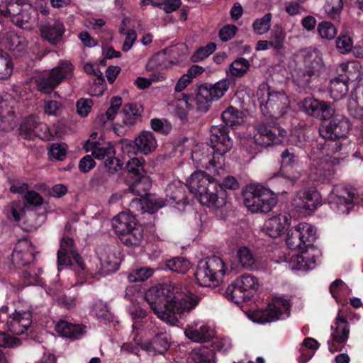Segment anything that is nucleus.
<instances>
[{
  "mask_svg": "<svg viewBox=\"0 0 363 363\" xmlns=\"http://www.w3.org/2000/svg\"><path fill=\"white\" fill-rule=\"evenodd\" d=\"M145 298L157 318L170 325H175L178 321L176 313H189L200 301L198 296L172 283L151 287Z\"/></svg>",
  "mask_w": 363,
  "mask_h": 363,
  "instance_id": "nucleus-1",
  "label": "nucleus"
},
{
  "mask_svg": "<svg viewBox=\"0 0 363 363\" xmlns=\"http://www.w3.org/2000/svg\"><path fill=\"white\" fill-rule=\"evenodd\" d=\"M189 191L200 203L209 208H221L226 203L227 192L220 186L216 179L204 172L193 173L187 180Z\"/></svg>",
  "mask_w": 363,
  "mask_h": 363,
  "instance_id": "nucleus-2",
  "label": "nucleus"
},
{
  "mask_svg": "<svg viewBox=\"0 0 363 363\" xmlns=\"http://www.w3.org/2000/svg\"><path fill=\"white\" fill-rule=\"evenodd\" d=\"M210 133V143L213 155L212 158L201 159V163L206 169L213 170L214 175H220L224 172L222 167L223 156L231 149L233 141L229 136V128L224 124L212 125Z\"/></svg>",
  "mask_w": 363,
  "mask_h": 363,
  "instance_id": "nucleus-3",
  "label": "nucleus"
},
{
  "mask_svg": "<svg viewBox=\"0 0 363 363\" xmlns=\"http://www.w3.org/2000/svg\"><path fill=\"white\" fill-rule=\"evenodd\" d=\"M38 13L28 0H6L0 4L1 18H10L16 26L31 29L38 21Z\"/></svg>",
  "mask_w": 363,
  "mask_h": 363,
  "instance_id": "nucleus-4",
  "label": "nucleus"
},
{
  "mask_svg": "<svg viewBox=\"0 0 363 363\" xmlns=\"http://www.w3.org/2000/svg\"><path fill=\"white\" fill-rule=\"evenodd\" d=\"M225 269L223 259L219 257L212 256L199 262L194 277L201 286H216L223 281Z\"/></svg>",
  "mask_w": 363,
  "mask_h": 363,
  "instance_id": "nucleus-5",
  "label": "nucleus"
},
{
  "mask_svg": "<svg viewBox=\"0 0 363 363\" xmlns=\"http://www.w3.org/2000/svg\"><path fill=\"white\" fill-rule=\"evenodd\" d=\"M316 238V230L313 226L307 223H301L288 231L286 243L290 249L305 253L303 259L308 262L311 257L306 252L307 249L313 245ZM311 261L315 264V257H312Z\"/></svg>",
  "mask_w": 363,
  "mask_h": 363,
  "instance_id": "nucleus-6",
  "label": "nucleus"
},
{
  "mask_svg": "<svg viewBox=\"0 0 363 363\" xmlns=\"http://www.w3.org/2000/svg\"><path fill=\"white\" fill-rule=\"evenodd\" d=\"M243 197L245 205L252 213H268L277 204L275 194L262 186H248Z\"/></svg>",
  "mask_w": 363,
  "mask_h": 363,
  "instance_id": "nucleus-7",
  "label": "nucleus"
},
{
  "mask_svg": "<svg viewBox=\"0 0 363 363\" xmlns=\"http://www.w3.org/2000/svg\"><path fill=\"white\" fill-rule=\"evenodd\" d=\"M303 66L298 68L293 75L294 80L300 87H306L310 82L319 76L323 67L321 57L315 50L303 51Z\"/></svg>",
  "mask_w": 363,
  "mask_h": 363,
  "instance_id": "nucleus-8",
  "label": "nucleus"
},
{
  "mask_svg": "<svg viewBox=\"0 0 363 363\" xmlns=\"http://www.w3.org/2000/svg\"><path fill=\"white\" fill-rule=\"evenodd\" d=\"M267 96L262 90L257 92L259 106L262 114L271 118H279L284 116L289 108V100L284 91H269L267 90Z\"/></svg>",
  "mask_w": 363,
  "mask_h": 363,
  "instance_id": "nucleus-9",
  "label": "nucleus"
},
{
  "mask_svg": "<svg viewBox=\"0 0 363 363\" xmlns=\"http://www.w3.org/2000/svg\"><path fill=\"white\" fill-rule=\"evenodd\" d=\"M73 68L69 62H60L56 67L35 79L38 90L45 94L51 93L64 79L72 76Z\"/></svg>",
  "mask_w": 363,
  "mask_h": 363,
  "instance_id": "nucleus-10",
  "label": "nucleus"
},
{
  "mask_svg": "<svg viewBox=\"0 0 363 363\" xmlns=\"http://www.w3.org/2000/svg\"><path fill=\"white\" fill-rule=\"evenodd\" d=\"M228 79H222L214 84H202L198 87L195 101L196 108L201 112H206L211 101L220 99L229 88Z\"/></svg>",
  "mask_w": 363,
  "mask_h": 363,
  "instance_id": "nucleus-11",
  "label": "nucleus"
},
{
  "mask_svg": "<svg viewBox=\"0 0 363 363\" xmlns=\"http://www.w3.org/2000/svg\"><path fill=\"white\" fill-rule=\"evenodd\" d=\"M290 309L288 300L281 297L275 298L266 309L255 311L252 320L254 322L264 323L284 319L289 316Z\"/></svg>",
  "mask_w": 363,
  "mask_h": 363,
  "instance_id": "nucleus-12",
  "label": "nucleus"
},
{
  "mask_svg": "<svg viewBox=\"0 0 363 363\" xmlns=\"http://www.w3.org/2000/svg\"><path fill=\"white\" fill-rule=\"evenodd\" d=\"M257 133L253 137L255 143L262 147L281 144L286 136V131L279 126H271L263 121L255 125Z\"/></svg>",
  "mask_w": 363,
  "mask_h": 363,
  "instance_id": "nucleus-13",
  "label": "nucleus"
},
{
  "mask_svg": "<svg viewBox=\"0 0 363 363\" xmlns=\"http://www.w3.org/2000/svg\"><path fill=\"white\" fill-rule=\"evenodd\" d=\"M15 99L7 92H0V130L10 131L16 126Z\"/></svg>",
  "mask_w": 363,
  "mask_h": 363,
  "instance_id": "nucleus-14",
  "label": "nucleus"
},
{
  "mask_svg": "<svg viewBox=\"0 0 363 363\" xmlns=\"http://www.w3.org/2000/svg\"><path fill=\"white\" fill-rule=\"evenodd\" d=\"M300 108L306 114L320 120L330 118L334 114V108L330 104L317 100L313 97H306L299 104Z\"/></svg>",
  "mask_w": 363,
  "mask_h": 363,
  "instance_id": "nucleus-15",
  "label": "nucleus"
},
{
  "mask_svg": "<svg viewBox=\"0 0 363 363\" xmlns=\"http://www.w3.org/2000/svg\"><path fill=\"white\" fill-rule=\"evenodd\" d=\"M321 203V196L315 189H304L298 191L293 200V205L299 211L310 213L316 210Z\"/></svg>",
  "mask_w": 363,
  "mask_h": 363,
  "instance_id": "nucleus-16",
  "label": "nucleus"
},
{
  "mask_svg": "<svg viewBox=\"0 0 363 363\" xmlns=\"http://www.w3.org/2000/svg\"><path fill=\"white\" fill-rule=\"evenodd\" d=\"M42 37L50 45H57L62 41L65 33V26L57 18H49L39 24Z\"/></svg>",
  "mask_w": 363,
  "mask_h": 363,
  "instance_id": "nucleus-17",
  "label": "nucleus"
},
{
  "mask_svg": "<svg viewBox=\"0 0 363 363\" xmlns=\"http://www.w3.org/2000/svg\"><path fill=\"white\" fill-rule=\"evenodd\" d=\"M32 323V315L29 310H16L7 320V328L11 333L23 334Z\"/></svg>",
  "mask_w": 363,
  "mask_h": 363,
  "instance_id": "nucleus-18",
  "label": "nucleus"
},
{
  "mask_svg": "<svg viewBox=\"0 0 363 363\" xmlns=\"http://www.w3.org/2000/svg\"><path fill=\"white\" fill-rule=\"evenodd\" d=\"M281 172L274 175L272 178V180L279 178V174H281L284 179H286L294 184L300 177V173L298 172H291V170L298 164L297 157L291 149H285L281 152Z\"/></svg>",
  "mask_w": 363,
  "mask_h": 363,
  "instance_id": "nucleus-19",
  "label": "nucleus"
},
{
  "mask_svg": "<svg viewBox=\"0 0 363 363\" xmlns=\"http://www.w3.org/2000/svg\"><path fill=\"white\" fill-rule=\"evenodd\" d=\"M35 247L31 242L26 240L20 242L12 254V262L17 267L29 264L35 259Z\"/></svg>",
  "mask_w": 363,
  "mask_h": 363,
  "instance_id": "nucleus-20",
  "label": "nucleus"
},
{
  "mask_svg": "<svg viewBox=\"0 0 363 363\" xmlns=\"http://www.w3.org/2000/svg\"><path fill=\"white\" fill-rule=\"evenodd\" d=\"M172 345L171 335L166 331L158 330L151 341L144 347L153 355L164 354Z\"/></svg>",
  "mask_w": 363,
  "mask_h": 363,
  "instance_id": "nucleus-21",
  "label": "nucleus"
},
{
  "mask_svg": "<svg viewBox=\"0 0 363 363\" xmlns=\"http://www.w3.org/2000/svg\"><path fill=\"white\" fill-rule=\"evenodd\" d=\"M361 205L363 206V193L360 194L357 189L345 186L342 189V213L349 214L354 211L355 206Z\"/></svg>",
  "mask_w": 363,
  "mask_h": 363,
  "instance_id": "nucleus-22",
  "label": "nucleus"
},
{
  "mask_svg": "<svg viewBox=\"0 0 363 363\" xmlns=\"http://www.w3.org/2000/svg\"><path fill=\"white\" fill-rule=\"evenodd\" d=\"M289 222L287 216L279 214L267 220L263 227V232L272 238L279 237L288 228Z\"/></svg>",
  "mask_w": 363,
  "mask_h": 363,
  "instance_id": "nucleus-23",
  "label": "nucleus"
},
{
  "mask_svg": "<svg viewBox=\"0 0 363 363\" xmlns=\"http://www.w3.org/2000/svg\"><path fill=\"white\" fill-rule=\"evenodd\" d=\"M98 256L102 268L107 272H116L119 267V259L111 251L108 246H101L98 248Z\"/></svg>",
  "mask_w": 363,
  "mask_h": 363,
  "instance_id": "nucleus-24",
  "label": "nucleus"
},
{
  "mask_svg": "<svg viewBox=\"0 0 363 363\" xmlns=\"http://www.w3.org/2000/svg\"><path fill=\"white\" fill-rule=\"evenodd\" d=\"M196 323H193L187 326L184 334L189 340L197 342H205L209 341L212 337V332L206 325L197 327Z\"/></svg>",
  "mask_w": 363,
  "mask_h": 363,
  "instance_id": "nucleus-25",
  "label": "nucleus"
},
{
  "mask_svg": "<svg viewBox=\"0 0 363 363\" xmlns=\"http://www.w3.org/2000/svg\"><path fill=\"white\" fill-rule=\"evenodd\" d=\"M137 224L135 218L132 215L122 212L115 216L112 220V226L118 238L128 232Z\"/></svg>",
  "mask_w": 363,
  "mask_h": 363,
  "instance_id": "nucleus-26",
  "label": "nucleus"
},
{
  "mask_svg": "<svg viewBox=\"0 0 363 363\" xmlns=\"http://www.w3.org/2000/svg\"><path fill=\"white\" fill-rule=\"evenodd\" d=\"M143 111V107L139 104L129 103L125 104L122 109L123 122L130 126L135 125L140 119Z\"/></svg>",
  "mask_w": 363,
  "mask_h": 363,
  "instance_id": "nucleus-27",
  "label": "nucleus"
},
{
  "mask_svg": "<svg viewBox=\"0 0 363 363\" xmlns=\"http://www.w3.org/2000/svg\"><path fill=\"white\" fill-rule=\"evenodd\" d=\"M137 149L143 154H148L157 147V141L150 131H143L135 139Z\"/></svg>",
  "mask_w": 363,
  "mask_h": 363,
  "instance_id": "nucleus-28",
  "label": "nucleus"
},
{
  "mask_svg": "<svg viewBox=\"0 0 363 363\" xmlns=\"http://www.w3.org/2000/svg\"><path fill=\"white\" fill-rule=\"evenodd\" d=\"M55 330L63 337L77 338L79 335L84 333V327L82 325L72 324L69 322L61 320L56 324Z\"/></svg>",
  "mask_w": 363,
  "mask_h": 363,
  "instance_id": "nucleus-29",
  "label": "nucleus"
},
{
  "mask_svg": "<svg viewBox=\"0 0 363 363\" xmlns=\"http://www.w3.org/2000/svg\"><path fill=\"white\" fill-rule=\"evenodd\" d=\"M119 239L127 246H138L143 239V229L141 225L135 224L128 232L121 235Z\"/></svg>",
  "mask_w": 363,
  "mask_h": 363,
  "instance_id": "nucleus-30",
  "label": "nucleus"
},
{
  "mask_svg": "<svg viewBox=\"0 0 363 363\" xmlns=\"http://www.w3.org/2000/svg\"><path fill=\"white\" fill-rule=\"evenodd\" d=\"M221 117L227 127L240 125L245 121V113L232 106L222 113Z\"/></svg>",
  "mask_w": 363,
  "mask_h": 363,
  "instance_id": "nucleus-31",
  "label": "nucleus"
},
{
  "mask_svg": "<svg viewBox=\"0 0 363 363\" xmlns=\"http://www.w3.org/2000/svg\"><path fill=\"white\" fill-rule=\"evenodd\" d=\"M84 147L86 151L91 150L92 155L99 160H102L105 157L108 158L110 155L115 154L114 147L110 144L102 147L99 143L88 140Z\"/></svg>",
  "mask_w": 363,
  "mask_h": 363,
  "instance_id": "nucleus-32",
  "label": "nucleus"
},
{
  "mask_svg": "<svg viewBox=\"0 0 363 363\" xmlns=\"http://www.w3.org/2000/svg\"><path fill=\"white\" fill-rule=\"evenodd\" d=\"M239 285L235 281L233 284L228 286L225 291L227 296L237 304L247 301L252 297L249 292L244 291Z\"/></svg>",
  "mask_w": 363,
  "mask_h": 363,
  "instance_id": "nucleus-33",
  "label": "nucleus"
},
{
  "mask_svg": "<svg viewBox=\"0 0 363 363\" xmlns=\"http://www.w3.org/2000/svg\"><path fill=\"white\" fill-rule=\"evenodd\" d=\"M38 121V118L34 116H28L23 120L19 128V135L22 138L33 140V133L35 132Z\"/></svg>",
  "mask_w": 363,
  "mask_h": 363,
  "instance_id": "nucleus-34",
  "label": "nucleus"
},
{
  "mask_svg": "<svg viewBox=\"0 0 363 363\" xmlns=\"http://www.w3.org/2000/svg\"><path fill=\"white\" fill-rule=\"evenodd\" d=\"M74 240L69 237H64L60 241V249L65 252H69L73 258V261L79 268V272H84L86 269L85 264L82 261L81 256L72 250Z\"/></svg>",
  "mask_w": 363,
  "mask_h": 363,
  "instance_id": "nucleus-35",
  "label": "nucleus"
},
{
  "mask_svg": "<svg viewBox=\"0 0 363 363\" xmlns=\"http://www.w3.org/2000/svg\"><path fill=\"white\" fill-rule=\"evenodd\" d=\"M339 125V121L336 122L335 121H330L325 128V129H322L320 130V135L325 138L327 140H338L340 136H339V131L337 130ZM340 148V143L339 141H337L335 143L334 147H333V149H335V152H334V154H335L337 152V150Z\"/></svg>",
  "mask_w": 363,
  "mask_h": 363,
  "instance_id": "nucleus-36",
  "label": "nucleus"
},
{
  "mask_svg": "<svg viewBox=\"0 0 363 363\" xmlns=\"http://www.w3.org/2000/svg\"><path fill=\"white\" fill-rule=\"evenodd\" d=\"M235 281L240 284L244 291L249 292L252 296L259 287V281L257 278L251 274H245L238 278Z\"/></svg>",
  "mask_w": 363,
  "mask_h": 363,
  "instance_id": "nucleus-37",
  "label": "nucleus"
},
{
  "mask_svg": "<svg viewBox=\"0 0 363 363\" xmlns=\"http://www.w3.org/2000/svg\"><path fill=\"white\" fill-rule=\"evenodd\" d=\"M213 350L201 347L194 350L191 354V359L194 363H215Z\"/></svg>",
  "mask_w": 363,
  "mask_h": 363,
  "instance_id": "nucleus-38",
  "label": "nucleus"
},
{
  "mask_svg": "<svg viewBox=\"0 0 363 363\" xmlns=\"http://www.w3.org/2000/svg\"><path fill=\"white\" fill-rule=\"evenodd\" d=\"M166 267L171 271L185 274L191 267L189 261L183 257H176L166 261Z\"/></svg>",
  "mask_w": 363,
  "mask_h": 363,
  "instance_id": "nucleus-39",
  "label": "nucleus"
},
{
  "mask_svg": "<svg viewBox=\"0 0 363 363\" xmlns=\"http://www.w3.org/2000/svg\"><path fill=\"white\" fill-rule=\"evenodd\" d=\"M285 33L279 26H275L271 33L269 45L277 52H280L284 48Z\"/></svg>",
  "mask_w": 363,
  "mask_h": 363,
  "instance_id": "nucleus-40",
  "label": "nucleus"
},
{
  "mask_svg": "<svg viewBox=\"0 0 363 363\" xmlns=\"http://www.w3.org/2000/svg\"><path fill=\"white\" fill-rule=\"evenodd\" d=\"M5 211L8 218L10 213L15 221H19L26 214V203L21 201L11 202L6 207Z\"/></svg>",
  "mask_w": 363,
  "mask_h": 363,
  "instance_id": "nucleus-41",
  "label": "nucleus"
},
{
  "mask_svg": "<svg viewBox=\"0 0 363 363\" xmlns=\"http://www.w3.org/2000/svg\"><path fill=\"white\" fill-rule=\"evenodd\" d=\"M250 67L249 62L245 58H238L234 60L230 65V72L234 77H242Z\"/></svg>",
  "mask_w": 363,
  "mask_h": 363,
  "instance_id": "nucleus-42",
  "label": "nucleus"
},
{
  "mask_svg": "<svg viewBox=\"0 0 363 363\" xmlns=\"http://www.w3.org/2000/svg\"><path fill=\"white\" fill-rule=\"evenodd\" d=\"M340 321V309L338 310L335 318V327L332 326L331 339L328 341L330 351L333 353L338 350L340 344V333L339 332V322Z\"/></svg>",
  "mask_w": 363,
  "mask_h": 363,
  "instance_id": "nucleus-43",
  "label": "nucleus"
},
{
  "mask_svg": "<svg viewBox=\"0 0 363 363\" xmlns=\"http://www.w3.org/2000/svg\"><path fill=\"white\" fill-rule=\"evenodd\" d=\"M12 72L13 65L9 56L0 49V79H8Z\"/></svg>",
  "mask_w": 363,
  "mask_h": 363,
  "instance_id": "nucleus-44",
  "label": "nucleus"
},
{
  "mask_svg": "<svg viewBox=\"0 0 363 363\" xmlns=\"http://www.w3.org/2000/svg\"><path fill=\"white\" fill-rule=\"evenodd\" d=\"M126 168L129 173L133 174L139 179H146L144 177L145 170L142 162L140 159L134 157L129 160L126 164Z\"/></svg>",
  "mask_w": 363,
  "mask_h": 363,
  "instance_id": "nucleus-45",
  "label": "nucleus"
},
{
  "mask_svg": "<svg viewBox=\"0 0 363 363\" xmlns=\"http://www.w3.org/2000/svg\"><path fill=\"white\" fill-rule=\"evenodd\" d=\"M48 155L51 160H64L67 156V145L60 143L52 144L48 150Z\"/></svg>",
  "mask_w": 363,
  "mask_h": 363,
  "instance_id": "nucleus-46",
  "label": "nucleus"
},
{
  "mask_svg": "<svg viewBox=\"0 0 363 363\" xmlns=\"http://www.w3.org/2000/svg\"><path fill=\"white\" fill-rule=\"evenodd\" d=\"M153 274V269L150 267H141L129 274L128 279L130 282L144 281Z\"/></svg>",
  "mask_w": 363,
  "mask_h": 363,
  "instance_id": "nucleus-47",
  "label": "nucleus"
},
{
  "mask_svg": "<svg viewBox=\"0 0 363 363\" xmlns=\"http://www.w3.org/2000/svg\"><path fill=\"white\" fill-rule=\"evenodd\" d=\"M272 19V14L268 13L265 14L262 18L257 19L253 23V29L258 35H262L269 31L270 28V22Z\"/></svg>",
  "mask_w": 363,
  "mask_h": 363,
  "instance_id": "nucleus-48",
  "label": "nucleus"
},
{
  "mask_svg": "<svg viewBox=\"0 0 363 363\" xmlns=\"http://www.w3.org/2000/svg\"><path fill=\"white\" fill-rule=\"evenodd\" d=\"M92 312L100 320H108L111 317L107 304L101 300L94 301L92 305Z\"/></svg>",
  "mask_w": 363,
  "mask_h": 363,
  "instance_id": "nucleus-49",
  "label": "nucleus"
},
{
  "mask_svg": "<svg viewBox=\"0 0 363 363\" xmlns=\"http://www.w3.org/2000/svg\"><path fill=\"white\" fill-rule=\"evenodd\" d=\"M318 31L322 38L331 40L334 38L337 30L332 23L323 21L318 24Z\"/></svg>",
  "mask_w": 363,
  "mask_h": 363,
  "instance_id": "nucleus-50",
  "label": "nucleus"
},
{
  "mask_svg": "<svg viewBox=\"0 0 363 363\" xmlns=\"http://www.w3.org/2000/svg\"><path fill=\"white\" fill-rule=\"evenodd\" d=\"M150 125L153 130L165 135L172 130V125L167 120L153 118L150 121Z\"/></svg>",
  "mask_w": 363,
  "mask_h": 363,
  "instance_id": "nucleus-51",
  "label": "nucleus"
},
{
  "mask_svg": "<svg viewBox=\"0 0 363 363\" xmlns=\"http://www.w3.org/2000/svg\"><path fill=\"white\" fill-rule=\"evenodd\" d=\"M238 256L240 264L244 267H250L255 262V259L253 257L250 250L246 247H242L239 249L238 251Z\"/></svg>",
  "mask_w": 363,
  "mask_h": 363,
  "instance_id": "nucleus-52",
  "label": "nucleus"
},
{
  "mask_svg": "<svg viewBox=\"0 0 363 363\" xmlns=\"http://www.w3.org/2000/svg\"><path fill=\"white\" fill-rule=\"evenodd\" d=\"M164 201L161 198H157L154 195H149L145 201V206L147 211L153 213L164 206Z\"/></svg>",
  "mask_w": 363,
  "mask_h": 363,
  "instance_id": "nucleus-53",
  "label": "nucleus"
},
{
  "mask_svg": "<svg viewBox=\"0 0 363 363\" xmlns=\"http://www.w3.org/2000/svg\"><path fill=\"white\" fill-rule=\"evenodd\" d=\"M216 48V45L213 43H208L206 46L200 48L192 56L194 62H198L204 60L211 54H212Z\"/></svg>",
  "mask_w": 363,
  "mask_h": 363,
  "instance_id": "nucleus-54",
  "label": "nucleus"
},
{
  "mask_svg": "<svg viewBox=\"0 0 363 363\" xmlns=\"http://www.w3.org/2000/svg\"><path fill=\"white\" fill-rule=\"evenodd\" d=\"M21 345V340L16 337L11 336L6 332H0V346L4 347H16Z\"/></svg>",
  "mask_w": 363,
  "mask_h": 363,
  "instance_id": "nucleus-55",
  "label": "nucleus"
},
{
  "mask_svg": "<svg viewBox=\"0 0 363 363\" xmlns=\"http://www.w3.org/2000/svg\"><path fill=\"white\" fill-rule=\"evenodd\" d=\"M36 137L45 141H50L53 138V135L50 133L49 127L45 123L40 121H38L35 133H33V140Z\"/></svg>",
  "mask_w": 363,
  "mask_h": 363,
  "instance_id": "nucleus-56",
  "label": "nucleus"
},
{
  "mask_svg": "<svg viewBox=\"0 0 363 363\" xmlns=\"http://www.w3.org/2000/svg\"><path fill=\"white\" fill-rule=\"evenodd\" d=\"M122 105V99L120 96H113L111 99V106L106 112L108 120H113Z\"/></svg>",
  "mask_w": 363,
  "mask_h": 363,
  "instance_id": "nucleus-57",
  "label": "nucleus"
},
{
  "mask_svg": "<svg viewBox=\"0 0 363 363\" xmlns=\"http://www.w3.org/2000/svg\"><path fill=\"white\" fill-rule=\"evenodd\" d=\"M25 203L33 206H40L43 203V199L39 193L35 191H27L24 194Z\"/></svg>",
  "mask_w": 363,
  "mask_h": 363,
  "instance_id": "nucleus-58",
  "label": "nucleus"
},
{
  "mask_svg": "<svg viewBox=\"0 0 363 363\" xmlns=\"http://www.w3.org/2000/svg\"><path fill=\"white\" fill-rule=\"evenodd\" d=\"M325 8L329 16L337 18L340 14V0H327Z\"/></svg>",
  "mask_w": 363,
  "mask_h": 363,
  "instance_id": "nucleus-59",
  "label": "nucleus"
},
{
  "mask_svg": "<svg viewBox=\"0 0 363 363\" xmlns=\"http://www.w3.org/2000/svg\"><path fill=\"white\" fill-rule=\"evenodd\" d=\"M104 166L109 173L114 174L121 169L123 163L112 155L105 160Z\"/></svg>",
  "mask_w": 363,
  "mask_h": 363,
  "instance_id": "nucleus-60",
  "label": "nucleus"
},
{
  "mask_svg": "<svg viewBox=\"0 0 363 363\" xmlns=\"http://www.w3.org/2000/svg\"><path fill=\"white\" fill-rule=\"evenodd\" d=\"M92 100L90 99H80L76 104L77 111L79 115L82 117L86 116L91 111Z\"/></svg>",
  "mask_w": 363,
  "mask_h": 363,
  "instance_id": "nucleus-61",
  "label": "nucleus"
},
{
  "mask_svg": "<svg viewBox=\"0 0 363 363\" xmlns=\"http://www.w3.org/2000/svg\"><path fill=\"white\" fill-rule=\"evenodd\" d=\"M238 28L234 25H227L219 31L220 39L223 42H227L232 39L236 34Z\"/></svg>",
  "mask_w": 363,
  "mask_h": 363,
  "instance_id": "nucleus-62",
  "label": "nucleus"
},
{
  "mask_svg": "<svg viewBox=\"0 0 363 363\" xmlns=\"http://www.w3.org/2000/svg\"><path fill=\"white\" fill-rule=\"evenodd\" d=\"M96 162L90 155H86L82 158L79 163V169L83 173H86L93 169Z\"/></svg>",
  "mask_w": 363,
  "mask_h": 363,
  "instance_id": "nucleus-63",
  "label": "nucleus"
},
{
  "mask_svg": "<svg viewBox=\"0 0 363 363\" xmlns=\"http://www.w3.org/2000/svg\"><path fill=\"white\" fill-rule=\"evenodd\" d=\"M93 95L101 96L103 94L106 89V82L104 77H97L93 85Z\"/></svg>",
  "mask_w": 363,
  "mask_h": 363,
  "instance_id": "nucleus-64",
  "label": "nucleus"
}]
</instances>
